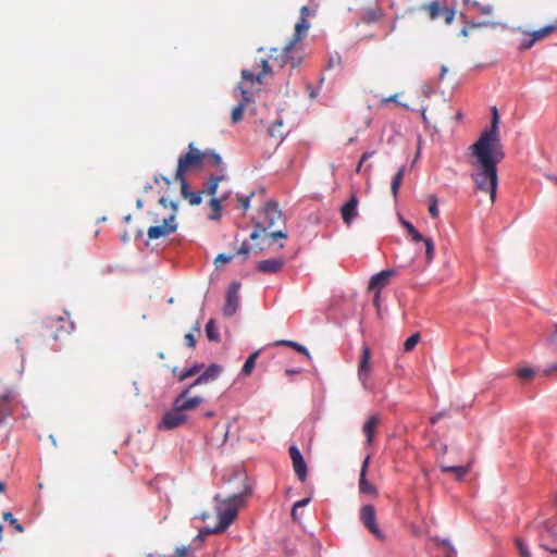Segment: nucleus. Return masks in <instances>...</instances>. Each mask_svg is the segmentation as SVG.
<instances>
[{"label": "nucleus", "mask_w": 557, "mask_h": 557, "mask_svg": "<svg viewBox=\"0 0 557 557\" xmlns=\"http://www.w3.org/2000/svg\"><path fill=\"white\" fill-rule=\"evenodd\" d=\"M202 153H203V164L206 163L210 166L216 168L221 172H223L225 170L220 154H218L213 150H206V151H202Z\"/></svg>", "instance_id": "obj_25"}, {"label": "nucleus", "mask_w": 557, "mask_h": 557, "mask_svg": "<svg viewBox=\"0 0 557 557\" xmlns=\"http://www.w3.org/2000/svg\"><path fill=\"white\" fill-rule=\"evenodd\" d=\"M310 14V10L307 5H302L300 9V20H307Z\"/></svg>", "instance_id": "obj_51"}, {"label": "nucleus", "mask_w": 557, "mask_h": 557, "mask_svg": "<svg viewBox=\"0 0 557 557\" xmlns=\"http://www.w3.org/2000/svg\"><path fill=\"white\" fill-rule=\"evenodd\" d=\"M222 368L218 364H210L191 384L190 387L207 384L214 381L221 373Z\"/></svg>", "instance_id": "obj_20"}, {"label": "nucleus", "mask_w": 557, "mask_h": 557, "mask_svg": "<svg viewBox=\"0 0 557 557\" xmlns=\"http://www.w3.org/2000/svg\"><path fill=\"white\" fill-rule=\"evenodd\" d=\"M283 122L281 120L275 121L268 129V133L271 137L275 138L277 141H282L284 138L283 132Z\"/></svg>", "instance_id": "obj_32"}, {"label": "nucleus", "mask_w": 557, "mask_h": 557, "mask_svg": "<svg viewBox=\"0 0 557 557\" xmlns=\"http://www.w3.org/2000/svg\"><path fill=\"white\" fill-rule=\"evenodd\" d=\"M429 201H430L429 213L434 219L438 218L440 210H438V206H437V198L434 195H431V196H429Z\"/></svg>", "instance_id": "obj_40"}, {"label": "nucleus", "mask_w": 557, "mask_h": 557, "mask_svg": "<svg viewBox=\"0 0 557 557\" xmlns=\"http://www.w3.org/2000/svg\"><path fill=\"white\" fill-rule=\"evenodd\" d=\"M128 240H129V236H128V234H127V233H124V234L121 236V242L126 243V242H128Z\"/></svg>", "instance_id": "obj_56"}, {"label": "nucleus", "mask_w": 557, "mask_h": 557, "mask_svg": "<svg viewBox=\"0 0 557 557\" xmlns=\"http://www.w3.org/2000/svg\"><path fill=\"white\" fill-rule=\"evenodd\" d=\"M421 10L426 13L429 20L436 21L443 17L447 25H450L455 18L456 11L454 8L445 5L440 1H432L421 7Z\"/></svg>", "instance_id": "obj_7"}, {"label": "nucleus", "mask_w": 557, "mask_h": 557, "mask_svg": "<svg viewBox=\"0 0 557 557\" xmlns=\"http://www.w3.org/2000/svg\"><path fill=\"white\" fill-rule=\"evenodd\" d=\"M371 349L368 345L362 346V355L358 364V379L364 388H369L368 381L371 372Z\"/></svg>", "instance_id": "obj_13"}, {"label": "nucleus", "mask_w": 557, "mask_h": 557, "mask_svg": "<svg viewBox=\"0 0 557 557\" xmlns=\"http://www.w3.org/2000/svg\"><path fill=\"white\" fill-rule=\"evenodd\" d=\"M186 419V414L181 409H176V406H173V410L164 413L159 424V429L173 430L184 424Z\"/></svg>", "instance_id": "obj_12"}, {"label": "nucleus", "mask_w": 557, "mask_h": 557, "mask_svg": "<svg viewBox=\"0 0 557 557\" xmlns=\"http://www.w3.org/2000/svg\"><path fill=\"white\" fill-rule=\"evenodd\" d=\"M232 259H233V256H232V255L220 253V255H218V257L215 258L214 263H215V265H219L220 263L225 264V263L231 262V261H232Z\"/></svg>", "instance_id": "obj_46"}, {"label": "nucleus", "mask_w": 557, "mask_h": 557, "mask_svg": "<svg viewBox=\"0 0 557 557\" xmlns=\"http://www.w3.org/2000/svg\"><path fill=\"white\" fill-rule=\"evenodd\" d=\"M131 220H132V215H131V214H128V215H126V216L124 218V221H125V222H129Z\"/></svg>", "instance_id": "obj_62"}, {"label": "nucleus", "mask_w": 557, "mask_h": 557, "mask_svg": "<svg viewBox=\"0 0 557 557\" xmlns=\"http://www.w3.org/2000/svg\"><path fill=\"white\" fill-rule=\"evenodd\" d=\"M552 536L555 537L554 540V544H550L548 539H547V535H542L541 537V547H543L544 549L553 553V554H557V535L555 536L553 533H552Z\"/></svg>", "instance_id": "obj_38"}, {"label": "nucleus", "mask_w": 557, "mask_h": 557, "mask_svg": "<svg viewBox=\"0 0 557 557\" xmlns=\"http://www.w3.org/2000/svg\"><path fill=\"white\" fill-rule=\"evenodd\" d=\"M5 484L3 482H0V493L4 492Z\"/></svg>", "instance_id": "obj_60"}, {"label": "nucleus", "mask_w": 557, "mask_h": 557, "mask_svg": "<svg viewBox=\"0 0 557 557\" xmlns=\"http://www.w3.org/2000/svg\"><path fill=\"white\" fill-rule=\"evenodd\" d=\"M261 72L259 74H255L251 71L243 70L242 71V77L245 83H258L262 84L263 76L271 73V67L268 60L262 59L261 60Z\"/></svg>", "instance_id": "obj_19"}, {"label": "nucleus", "mask_w": 557, "mask_h": 557, "mask_svg": "<svg viewBox=\"0 0 557 557\" xmlns=\"http://www.w3.org/2000/svg\"><path fill=\"white\" fill-rule=\"evenodd\" d=\"M381 422V418L379 414L371 416L363 424L362 431L367 437V444L371 445L373 443L374 434L377 425Z\"/></svg>", "instance_id": "obj_24"}, {"label": "nucleus", "mask_w": 557, "mask_h": 557, "mask_svg": "<svg viewBox=\"0 0 557 557\" xmlns=\"http://www.w3.org/2000/svg\"><path fill=\"white\" fill-rule=\"evenodd\" d=\"M159 203L165 209L171 207L172 211L166 216H162L161 219L156 218L153 222L156 225L150 226L148 228V237L149 239H159L162 237H166L170 234H173L177 230L176 223V211L177 205L173 201H168L166 198L161 197Z\"/></svg>", "instance_id": "obj_5"}, {"label": "nucleus", "mask_w": 557, "mask_h": 557, "mask_svg": "<svg viewBox=\"0 0 557 557\" xmlns=\"http://www.w3.org/2000/svg\"><path fill=\"white\" fill-rule=\"evenodd\" d=\"M447 71H448L447 66L443 65V66L441 67L440 79H443V78H444V76H445V74L447 73Z\"/></svg>", "instance_id": "obj_55"}, {"label": "nucleus", "mask_w": 557, "mask_h": 557, "mask_svg": "<svg viewBox=\"0 0 557 557\" xmlns=\"http://www.w3.org/2000/svg\"><path fill=\"white\" fill-rule=\"evenodd\" d=\"M518 375L523 380H529L534 375V370L531 368H522L518 371Z\"/></svg>", "instance_id": "obj_43"}, {"label": "nucleus", "mask_w": 557, "mask_h": 557, "mask_svg": "<svg viewBox=\"0 0 557 557\" xmlns=\"http://www.w3.org/2000/svg\"><path fill=\"white\" fill-rule=\"evenodd\" d=\"M289 457L292 459L293 469L301 482L307 479V465L297 446L293 445L288 448Z\"/></svg>", "instance_id": "obj_16"}, {"label": "nucleus", "mask_w": 557, "mask_h": 557, "mask_svg": "<svg viewBox=\"0 0 557 557\" xmlns=\"http://www.w3.org/2000/svg\"><path fill=\"white\" fill-rule=\"evenodd\" d=\"M516 545H517V548L519 549V553L521 554L522 557H530V553L527 549V546H525V544L523 543L522 540L517 539L516 540Z\"/></svg>", "instance_id": "obj_45"}, {"label": "nucleus", "mask_w": 557, "mask_h": 557, "mask_svg": "<svg viewBox=\"0 0 557 557\" xmlns=\"http://www.w3.org/2000/svg\"><path fill=\"white\" fill-rule=\"evenodd\" d=\"M480 11L483 13V14H491L493 12V7L491 5H484V7H481L480 8Z\"/></svg>", "instance_id": "obj_53"}, {"label": "nucleus", "mask_w": 557, "mask_h": 557, "mask_svg": "<svg viewBox=\"0 0 557 557\" xmlns=\"http://www.w3.org/2000/svg\"><path fill=\"white\" fill-rule=\"evenodd\" d=\"M141 206H143L141 200H140V199H139V200H137V207H138V208H141Z\"/></svg>", "instance_id": "obj_64"}, {"label": "nucleus", "mask_w": 557, "mask_h": 557, "mask_svg": "<svg viewBox=\"0 0 557 557\" xmlns=\"http://www.w3.org/2000/svg\"><path fill=\"white\" fill-rule=\"evenodd\" d=\"M284 260L282 258H273L260 261L257 270L262 273H277L282 270Z\"/></svg>", "instance_id": "obj_22"}, {"label": "nucleus", "mask_w": 557, "mask_h": 557, "mask_svg": "<svg viewBox=\"0 0 557 557\" xmlns=\"http://www.w3.org/2000/svg\"><path fill=\"white\" fill-rule=\"evenodd\" d=\"M72 327V323L63 317L49 318L46 320L48 336L54 341H59L64 335L70 334Z\"/></svg>", "instance_id": "obj_9"}, {"label": "nucleus", "mask_w": 557, "mask_h": 557, "mask_svg": "<svg viewBox=\"0 0 557 557\" xmlns=\"http://www.w3.org/2000/svg\"><path fill=\"white\" fill-rule=\"evenodd\" d=\"M3 519L5 521H9L11 525H13L15 528L16 531L18 532H23L24 531V528L21 523H18V521L14 518V516L7 511V512H3Z\"/></svg>", "instance_id": "obj_41"}, {"label": "nucleus", "mask_w": 557, "mask_h": 557, "mask_svg": "<svg viewBox=\"0 0 557 557\" xmlns=\"http://www.w3.org/2000/svg\"><path fill=\"white\" fill-rule=\"evenodd\" d=\"M206 334L209 341L219 342L220 334L216 329L214 320L210 319L206 324Z\"/></svg>", "instance_id": "obj_35"}, {"label": "nucleus", "mask_w": 557, "mask_h": 557, "mask_svg": "<svg viewBox=\"0 0 557 557\" xmlns=\"http://www.w3.org/2000/svg\"><path fill=\"white\" fill-rule=\"evenodd\" d=\"M308 503H309V498H305V499L298 500L294 504V506L292 508V517L294 520H296V511L299 510V508L306 506Z\"/></svg>", "instance_id": "obj_44"}, {"label": "nucleus", "mask_w": 557, "mask_h": 557, "mask_svg": "<svg viewBox=\"0 0 557 557\" xmlns=\"http://www.w3.org/2000/svg\"><path fill=\"white\" fill-rule=\"evenodd\" d=\"M397 97H398V95H397V94H395V95L389 96V97H387V98H383V99L381 100V104H382V106H384V104H386V103H388V102H392V101H393V102H397Z\"/></svg>", "instance_id": "obj_52"}, {"label": "nucleus", "mask_w": 557, "mask_h": 557, "mask_svg": "<svg viewBox=\"0 0 557 557\" xmlns=\"http://www.w3.org/2000/svg\"><path fill=\"white\" fill-rule=\"evenodd\" d=\"M277 225H285V219L275 201H268L264 206V224L257 223L255 230L250 234L251 240H259L256 244L257 250L262 251L265 246H271L277 238H287L284 230H273Z\"/></svg>", "instance_id": "obj_2"}, {"label": "nucleus", "mask_w": 557, "mask_h": 557, "mask_svg": "<svg viewBox=\"0 0 557 557\" xmlns=\"http://www.w3.org/2000/svg\"><path fill=\"white\" fill-rule=\"evenodd\" d=\"M249 493V490H245L244 493L234 494L222 499L215 507L218 524L213 529L208 530L207 533L219 534L224 532L236 519L238 509L244 505L245 496Z\"/></svg>", "instance_id": "obj_4"}, {"label": "nucleus", "mask_w": 557, "mask_h": 557, "mask_svg": "<svg viewBox=\"0 0 557 557\" xmlns=\"http://www.w3.org/2000/svg\"><path fill=\"white\" fill-rule=\"evenodd\" d=\"M190 385L185 388L174 400L173 406H176V409H181L183 412L196 409L201 403L202 398L199 396L188 397Z\"/></svg>", "instance_id": "obj_17"}, {"label": "nucleus", "mask_w": 557, "mask_h": 557, "mask_svg": "<svg viewBox=\"0 0 557 557\" xmlns=\"http://www.w3.org/2000/svg\"><path fill=\"white\" fill-rule=\"evenodd\" d=\"M285 373H286L287 375H292V374L298 373V371L287 369V370L285 371Z\"/></svg>", "instance_id": "obj_59"}, {"label": "nucleus", "mask_w": 557, "mask_h": 557, "mask_svg": "<svg viewBox=\"0 0 557 557\" xmlns=\"http://www.w3.org/2000/svg\"><path fill=\"white\" fill-rule=\"evenodd\" d=\"M253 196V194H250L249 196L247 197H240L238 199L239 203H240V207L246 211L248 210L249 208V200H250V197Z\"/></svg>", "instance_id": "obj_50"}, {"label": "nucleus", "mask_w": 557, "mask_h": 557, "mask_svg": "<svg viewBox=\"0 0 557 557\" xmlns=\"http://www.w3.org/2000/svg\"><path fill=\"white\" fill-rule=\"evenodd\" d=\"M556 30V26L555 25H548V26H545L539 30H534L532 33H529L528 36L532 37L534 39V41H539V40H542L544 38H546L547 36H549L552 33H554Z\"/></svg>", "instance_id": "obj_31"}, {"label": "nucleus", "mask_w": 557, "mask_h": 557, "mask_svg": "<svg viewBox=\"0 0 557 557\" xmlns=\"http://www.w3.org/2000/svg\"><path fill=\"white\" fill-rule=\"evenodd\" d=\"M396 275V271L388 269L374 274L369 282L368 289L376 292V298L380 297L381 290L389 284L391 277Z\"/></svg>", "instance_id": "obj_14"}, {"label": "nucleus", "mask_w": 557, "mask_h": 557, "mask_svg": "<svg viewBox=\"0 0 557 557\" xmlns=\"http://www.w3.org/2000/svg\"><path fill=\"white\" fill-rule=\"evenodd\" d=\"M498 122L499 115L494 107L490 128L484 129L479 139L470 147L471 153L475 157L473 164L475 172L472 173L471 177L479 190L490 195L492 203L496 199L498 185L497 163L505 158Z\"/></svg>", "instance_id": "obj_1"}, {"label": "nucleus", "mask_w": 557, "mask_h": 557, "mask_svg": "<svg viewBox=\"0 0 557 557\" xmlns=\"http://www.w3.org/2000/svg\"><path fill=\"white\" fill-rule=\"evenodd\" d=\"M223 180H225L224 174L211 175L209 180L203 184V188L201 189V191L206 195L214 196L218 190L220 182H222Z\"/></svg>", "instance_id": "obj_26"}, {"label": "nucleus", "mask_w": 557, "mask_h": 557, "mask_svg": "<svg viewBox=\"0 0 557 557\" xmlns=\"http://www.w3.org/2000/svg\"><path fill=\"white\" fill-rule=\"evenodd\" d=\"M202 369H203V364L202 363H195L193 367L186 368L183 371H181L178 373V375H177V380L180 382H183V381H185L188 377L197 375L198 373H200V371Z\"/></svg>", "instance_id": "obj_29"}, {"label": "nucleus", "mask_w": 557, "mask_h": 557, "mask_svg": "<svg viewBox=\"0 0 557 557\" xmlns=\"http://www.w3.org/2000/svg\"><path fill=\"white\" fill-rule=\"evenodd\" d=\"M234 92H239L242 99L239 103L232 111V122L238 123L243 120L244 111L251 101V96L248 89H246L243 84L237 85Z\"/></svg>", "instance_id": "obj_15"}, {"label": "nucleus", "mask_w": 557, "mask_h": 557, "mask_svg": "<svg viewBox=\"0 0 557 557\" xmlns=\"http://www.w3.org/2000/svg\"><path fill=\"white\" fill-rule=\"evenodd\" d=\"M440 418H441V414H437V416H435V417H432V418H431V423H432V424H435V423L440 420Z\"/></svg>", "instance_id": "obj_57"}, {"label": "nucleus", "mask_w": 557, "mask_h": 557, "mask_svg": "<svg viewBox=\"0 0 557 557\" xmlns=\"http://www.w3.org/2000/svg\"><path fill=\"white\" fill-rule=\"evenodd\" d=\"M373 154H374V152H364V153L361 156L360 161H359V163H358V165H357V169H356V171H357L358 173H359V172H360V170H361L362 163H363L364 161H367L369 158H371Z\"/></svg>", "instance_id": "obj_49"}, {"label": "nucleus", "mask_w": 557, "mask_h": 557, "mask_svg": "<svg viewBox=\"0 0 557 557\" xmlns=\"http://www.w3.org/2000/svg\"><path fill=\"white\" fill-rule=\"evenodd\" d=\"M276 345H284V346H288V347H292V349H295L296 351L298 352H301L304 354L306 357L310 358V354L308 351V349L300 345L299 343L297 342H293V341H278L275 343Z\"/></svg>", "instance_id": "obj_36"}, {"label": "nucleus", "mask_w": 557, "mask_h": 557, "mask_svg": "<svg viewBox=\"0 0 557 557\" xmlns=\"http://www.w3.org/2000/svg\"><path fill=\"white\" fill-rule=\"evenodd\" d=\"M251 249L252 248L249 246V244L247 242H244L239 249L237 250V255L243 256L244 259H247Z\"/></svg>", "instance_id": "obj_42"}, {"label": "nucleus", "mask_w": 557, "mask_h": 557, "mask_svg": "<svg viewBox=\"0 0 557 557\" xmlns=\"http://www.w3.org/2000/svg\"><path fill=\"white\" fill-rule=\"evenodd\" d=\"M419 341H420L419 333H414V334L410 335L404 343V350L405 351L412 350L416 347V345L419 343Z\"/></svg>", "instance_id": "obj_39"}, {"label": "nucleus", "mask_w": 557, "mask_h": 557, "mask_svg": "<svg viewBox=\"0 0 557 557\" xmlns=\"http://www.w3.org/2000/svg\"><path fill=\"white\" fill-rule=\"evenodd\" d=\"M360 520L363 525L377 539L383 540L384 535L376 524L375 508L372 505H366L360 509Z\"/></svg>", "instance_id": "obj_10"}, {"label": "nucleus", "mask_w": 557, "mask_h": 557, "mask_svg": "<svg viewBox=\"0 0 557 557\" xmlns=\"http://www.w3.org/2000/svg\"><path fill=\"white\" fill-rule=\"evenodd\" d=\"M421 242L424 243L425 259H426V262L430 263L434 259V253H435L434 243L431 238H425V237Z\"/></svg>", "instance_id": "obj_37"}, {"label": "nucleus", "mask_w": 557, "mask_h": 557, "mask_svg": "<svg viewBox=\"0 0 557 557\" xmlns=\"http://www.w3.org/2000/svg\"><path fill=\"white\" fill-rule=\"evenodd\" d=\"M310 24L307 20H299L295 25V33L292 40L284 48H273L270 51V60L273 64L283 67L289 65L290 67H297L304 59V49L299 41L302 33L307 32Z\"/></svg>", "instance_id": "obj_3"}, {"label": "nucleus", "mask_w": 557, "mask_h": 557, "mask_svg": "<svg viewBox=\"0 0 557 557\" xmlns=\"http://www.w3.org/2000/svg\"><path fill=\"white\" fill-rule=\"evenodd\" d=\"M203 166V153L193 143L188 145V151L178 158L175 173L176 181L185 180V173L189 170H200Z\"/></svg>", "instance_id": "obj_6"}, {"label": "nucleus", "mask_w": 557, "mask_h": 557, "mask_svg": "<svg viewBox=\"0 0 557 557\" xmlns=\"http://www.w3.org/2000/svg\"><path fill=\"white\" fill-rule=\"evenodd\" d=\"M212 416H213V411H207V412L205 413V417H207V418H210V417H212Z\"/></svg>", "instance_id": "obj_61"}, {"label": "nucleus", "mask_w": 557, "mask_h": 557, "mask_svg": "<svg viewBox=\"0 0 557 557\" xmlns=\"http://www.w3.org/2000/svg\"><path fill=\"white\" fill-rule=\"evenodd\" d=\"M400 223L407 230L408 234L411 236V239L413 242L418 243L424 239V236L421 233H419L410 222L400 219Z\"/></svg>", "instance_id": "obj_34"}, {"label": "nucleus", "mask_w": 557, "mask_h": 557, "mask_svg": "<svg viewBox=\"0 0 557 557\" xmlns=\"http://www.w3.org/2000/svg\"><path fill=\"white\" fill-rule=\"evenodd\" d=\"M550 341L555 344H557V324L555 325L554 333L550 336Z\"/></svg>", "instance_id": "obj_54"}, {"label": "nucleus", "mask_w": 557, "mask_h": 557, "mask_svg": "<svg viewBox=\"0 0 557 557\" xmlns=\"http://www.w3.org/2000/svg\"><path fill=\"white\" fill-rule=\"evenodd\" d=\"M184 339L188 347L194 348L196 346V338L193 333H187Z\"/></svg>", "instance_id": "obj_48"}, {"label": "nucleus", "mask_w": 557, "mask_h": 557, "mask_svg": "<svg viewBox=\"0 0 557 557\" xmlns=\"http://www.w3.org/2000/svg\"><path fill=\"white\" fill-rule=\"evenodd\" d=\"M369 460H370L369 457H367L363 460V463H362V467L360 470L359 490L362 494H376L375 486L367 480Z\"/></svg>", "instance_id": "obj_21"}, {"label": "nucleus", "mask_w": 557, "mask_h": 557, "mask_svg": "<svg viewBox=\"0 0 557 557\" xmlns=\"http://www.w3.org/2000/svg\"><path fill=\"white\" fill-rule=\"evenodd\" d=\"M240 284L234 282L230 285L226 292L225 304L223 306V314L225 317H232L235 314L239 307V292Z\"/></svg>", "instance_id": "obj_11"}, {"label": "nucleus", "mask_w": 557, "mask_h": 557, "mask_svg": "<svg viewBox=\"0 0 557 557\" xmlns=\"http://www.w3.org/2000/svg\"><path fill=\"white\" fill-rule=\"evenodd\" d=\"M358 203L359 200L356 194H351L347 202L341 208V215L345 224L350 225L352 221L358 216Z\"/></svg>", "instance_id": "obj_18"}, {"label": "nucleus", "mask_w": 557, "mask_h": 557, "mask_svg": "<svg viewBox=\"0 0 557 557\" xmlns=\"http://www.w3.org/2000/svg\"><path fill=\"white\" fill-rule=\"evenodd\" d=\"M259 354L260 351L257 350L255 352H252L248 358L247 360L245 361L244 366H243V369H242V374L245 375V376H248L251 374L252 370L255 369L256 367V361L259 357Z\"/></svg>", "instance_id": "obj_30"}, {"label": "nucleus", "mask_w": 557, "mask_h": 557, "mask_svg": "<svg viewBox=\"0 0 557 557\" xmlns=\"http://www.w3.org/2000/svg\"><path fill=\"white\" fill-rule=\"evenodd\" d=\"M181 183V194L185 200L188 201L190 206H198L202 201V195L203 193L201 190L198 191H190L188 189V185L186 183V180L178 181Z\"/></svg>", "instance_id": "obj_23"}, {"label": "nucleus", "mask_w": 557, "mask_h": 557, "mask_svg": "<svg viewBox=\"0 0 557 557\" xmlns=\"http://www.w3.org/2000/svg\"><path fill=\"white\" fill-rule=\"evenodd\" d=\"M225 199H226V196H223L222 198H215V197L211 198V200L209 202V206L211 209V213L208 216L209 220H212V221L220 220L221 211H222L221 202Z\"/></svg>", "instance_id": "obj_27"}, {"label": "nucleus", "mask_w": 557, "mask_h": 557, "mask_svg": "<svg viewBox=\"0 0 557 557\" xmlns=\"http://www.w3.org/2000/svg\"><path fill=\"white\" fill-rule=\"evenodd\" d=\"M195 549L190 545L177 547L172 555H163L162 557H195Z\"/></svg>", "instance_id": "obj_33"}, {"label": "nucleus", "mask_w": 557, "mask_h": 557, "mask_svg": "<svg viewBox=\"0 0 557 557\" xmlns=\"http://www.w3.org/2000/svg\"><path fill=\"white\" fill-rule=\"evenodd\" d=\"M405 171H406L405 166H401L392 180L391 189H392V195L395 200L398 197L399 188L401 186V183H403V180L405 176Z\"/></svg>", "instance_id": "obj_28"}, {"label": "nucleus", "mask_w": 557, "mask_h": 557, "mask_svg": "<svg viewBox=\"0 0 557 557\" xmlns=\"http://www.w3.org/2000/svg\"><path fill=\"white\" fill-rule=\"evenodd\" d=\"M373 302H374V305H375L376 307H379V305H380V297H379V298H376V292H374V300H373Z\"/></svg>", "instance_id": "obj_58"}, {"label": "nucleus", "mask_w": 557, "mask_h": 557, "mask_svg": "<svg viewBox=\"0 0 557 557\" xmlns=\"http://www.w3.org/2000/svg\"><path fill=\"white\" fill-rule=\"evenodd\" d=\"M437 449V463L442 472H450L455 475L456 480L460 481L465 478L466 474L470 471V465L468 466H451L448 465L445 459L444 455L447 453V445L446 444H440Z\"/></svg>", "instance_id": "obj_8"}, {"label": "nucleus", "mask_w": 557, "mask_h": 557, "mask_svg": "<svg viewBox=\"0 0 557 557\" xmlns=\"http://www.w3.org/2000/svg\"><path fill=\"white\" fill-rule=\"evenodd\" d=\"M550 371H557V363L552 366Z\"/></svg>", "instance_id": "obj_63"}, {"label": "nucleus", "mask_w": 557, "mask_h": 557, "mask_svg": "<svg viewBox=\"0 0 557 557\" xmlns=\"http://www.w3.org/2000/svg\"><path fill=\"white\" fill-rule=\"evenodd\" d=\"M535 44L534 39L532 37H528V38H524L521 42V46H520V49L521 50H528V49H531L533 47V45Z\"/></svg>", "instance_id": "obj_47"}]
</instances>
